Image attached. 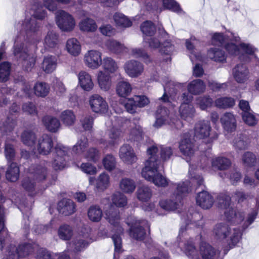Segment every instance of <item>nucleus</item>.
Segmentation results:
<instances>
[{
	"label": "nucleus",
	"mask_w": 259,
	"mask_h": 259,
	"mask_svg": "<svg viewBox=\"0 0 259 259\" xmlns=\"http://www.w3.org/2000/svg\"><path fill=\"white\" fill-rule=\"evenodd\" d=\"M220 207L225 209L224 215L226 220L231 226L225 223H217L212 230L214 237L220 240H225L230 247L234 246L241 238L242 232L251 225L256 218L257 212L253 210L244 220L243 212L236 211L230 207L231 197L226 194H221L218 196Z\"/></svg>",
	"instance_id": "obj_1"
},
{
	"label": "nucleus",
	"mask_w": 259,
	"mask_h": 259,
	"mask_svg": "<svg viewBox=\"0 0 259 259\" xmlns=\"http://www.w3.org/2000/svg\"><path fill=\"white\" fill-rule=\"evenodd\" d=\"M190 224L194 225L197 228H202L204 225L203 215L197 212H195L192 214L191 218L188 219L186 222V226L181 227L178 242L171 247V249L178 252L179 249L181 251H183L189 259H201L193 239L183 235V233L188 229ZM216 253L215 249L210 245L206 242L201 243L200 246V253L202 259H213Z\"/></svg>",
	"instance_id": "obj_2"
},
{
	"label": "nucleus",
	"mask_w": 259,
	"mask_h": 259,
	"mask_svg": "<svg viewBox=\"0 0 259 259\" xmlns=\"http://www.w3.org/2000/svg\"><path fill=\"white\" fill-rule=\"evenodd\" d=\"M30 7V17H26L22 23L17 25V28H21L18 36H23L27 39L35 34L39 30L40 25L36 19L43 20L47 15V12L41 4L40 0H29Z\"/></svg>",
	"instance_id": "obj_3"
},
{
	"label": "nucleus",
	"mask_w": 259,
	"mask_h": 259,
	"mask_svg": "<svg viewBox=\"0 0 259 259\" xmlns=\"http://www.w3.org/2000/svg\"><path fill=\"white\" fill-rule=\"evenodd\" d=\"M157 151L156 147L147 148L148 158L145 161V166L142 168L141 175L145 180L155 186L165 187L168 185L169 180L158 171L157 156L155 155Z\"/></svg>",
	"instance_id": "obj_4"
},
{
	"label": "nucleus",
	"mask_w": 259,
	"mask_h": 259,
	"mask_svg": "<svg viewBox=\"0 0 259 259\" xmlns=\"http://www.w3.org/2000/svg\"><path fill=\"white\" fill-rule=\"evenodd\" d=\"M157 151L156 147L147 148L148 158L145 161V166L142 168L141 175L145 180L155 186L165 187L168 185L169 180L158 171L157 156L155 155Z\"/></svg>",
	"instance_id": "obj_5"
},
{
	"label": "nucleus",
	"mask_w": 259,
	"mask_h": 259,
	"mask_svg": "<svg viewBox=\"0 0 259 259\" xmlns=\"http://www.w3.org/2000/svg\"><path fill=\"white\" fill-rule=\"evenodd\" d=\"M15 59L26 71H31L36 62L35 57L30 52L29 47L24 36H17L13 48Z\"/></svg>",
	"instance_id": "obj_6"
},
{
	"label": "nucleus",
	"mask_w": 259,
	"mask_h": 259,
	"mask_svg": "<svg viewBox=\"0 0 259 259\" xmlns=\"http://www.w3.org/2000/svg\"><path fill=\"white\" fill-rule=\"evenodd\" d=\"M105 200L108 202L107 207L109 208L108 210H105L106 218L113 226V234L112 236V239L114 245V259H115L116 253H119L122 251V239L120 235L123 234V229L120 224L118 210L115 209L114 207L109 203L108 199H106Z\"/></svg>",
	"instance_id": "obj_7"
},
{
	"label": "nucleus",
	"mask_w": 259,
	"mask_h": 259,
	"mask_svg": "<svg viewBox=\"0 0 259 259\" xmlns=\"http://www.w3.org/2000/svg\"><path fill=\"white\" fill-rule=\"evenodd\" d=\"M48 174L47 169L41 165L32 166L29 168V176L23 179L22 187L31 195L35 190L36 183L45 180Z\"/></svg>",
	"instance_id": "obj_8"
},
{
	"label": "nucleus",
	"mask_w": 259,
	"mask_h": 259,
	"mask_svg": "<svg viewBox=\"0 0 259 259\" xmlns=\"http://www.w3.org/2000/svg\"><path fill=\"white\" fill-rule=\"evenodd\" d=\"M167 38L168 34L165 30H162L161 36L158 38L146 37L144 38V40L148 43L150 48L153 49L159 48V52L161 54L170 55L174 50V46L167 39Z\"/></svg>",
	"instance_id": "obj_9"
},
{
	"label": "nucleus",
	"mask_w": 259,
	"mask_h": 259,
	"mask_svg": "<svg viewBox=\"0 0 259 259\" xmlns=\"http://www.w3.org/2000/svg\"><path fill=\"white\" fill-rule=\"evenodd\" d=\"M127 224L130 227L129 235L138 241H142L146 235L145 228H149L148 222L145 220H138L131 217L127 219Z\"/></svg>",
	"instance_id": "obj_10"
},
{
	"label": "nucleus",
	"mask_w": 259,
	"mask_h": 259,
	"mask_svg": "<svg viewBox=\"0 0 259 259\" xmlns=\"http://www.w3.org/2000/svg\"><path fill=\"white\" fill-rule=\"evenodd\" d=\"M155 122L153 126L156 128H159L164 124L174 125L177 128H181L183 126L182 122L177 118H171L169 117L168 110L162 107H159L155 113Z\"/></svg>",
	"instance_id": "obj_11"
},
{
	"label": "nucleus",
	"mask_w": 259,
	"mask_h": 259,
	"mask_svg": "<svg viewBox=\"0 0 259 259\" xmlns=\"http://www.w3.org/2000/svg\"><path fill=\"white\" fill-rule=\"evenodd\" d=\"M194 136L197 139H207L210 143L218 138V134L212 132L210 122L207 120H200L195 124Z\"/></svg>",
	"instance_id": "obj_12"
},
{
	"label": "nucleus",
	"mask_w": 259,
	"mask_h": 259,
	"mask_svg": "<svg viewBox=\"0 0 259 259\" xmlns=\"http://www.w3.org/2000/svg\"><path fill=\"white\" fill-rule=\"evenodd\" d=\"M88 145V140L85 136L81 137L73 146L72 151L78 155H83L89 161L96 162L97 154L96 148H91L85 152Z\"/></svg>",
	"instance_id": "obj_13"
},
{
	"label": "nucleus",
	"mask_w": 259,
	"mask_h": 259,
	"mask_svg": "<svg viewBox=\"0 0 259 259\" xmlns=\"http://www.w3.org/2000/svg\"><path fill=\"white\" fill-rule=\"evenodd\" d=\"M69 152V148L61 144H57L55 147V153L52 166L56 170H62L66 166V158Z\"/></svg>",
	"instance_id": "obj_14"
},
{
	"label": "nucleus",
	"mask_w": 259,
	"mask_h": 259,
	"mask_svg": "<svg viewBox=\"0 0 259 259\" xmlns=\"http://www.w3.org/2000/svg\"><path fill=\"white\" fill-rule=\"evenodd\" d=\"M182 103L179 108L181 117L188 121H191L195 115V109L191 104L193 96L189 93H184L182 96Z\"/></svg>",
	"instance_id": "obj_15"
},
{
	"label": "nucleus",
	"mask_w": 259,
	"mask_h": 259,
	"mask_svg": "<svg viewBox=\"0 0 259 259\" xmlns=\"http://www.w3.org/2000/svg\"><path fill=\"white\" fill-rule=\"evenodd\" d=\"M34 251V245L31 243L22 244L18 247L11 245L8 248V255L12 259H23Z\"/></svg>",
	"instance_id": "obj_16"
},
{
	"label": "nucleus",
	"mask_w": 259,
	"mask_h": 259,
	"mask_svg": "<svg viewBox=\"0 0 259 259\" xmlns=\"http://www.w3.org/2000/svg\"><path fill=\"white\" fill-rule=\"evenodd\" d=\"M56 21L58 26L64 31H71L75 25L73 17L63 10H59L56 13Z\"/></svg>",
	"instance_id": "obj_17"
},
{
	"label": "nucleus",
	"mask_w": 259,
	"mask_h": 259,
	"mask_svg": "<svg viewBox=\"0 0 259 259\" xmlns=\"http://www.w3.org/2000/svg\"><path fill=\"white\" fill-rule=\"evenodd\" d=\"M181 152L186 157L188 162L189 158H191L194 153L195 148L194 143L190 138L189 134H185L179 144Z\"/></svg>",
	"instance_id": "obj_18"
},
{
	"label": "nucleus",
	"mask_w": 259,
	"mask_h": 259,
	"mask_svg": "<svg viewBox=\"0 0 259 259\" xmlns=\"http://www.w3.org/2000/svg\"><path fill=\"white\" fill-rule=\"evenodd\" d=\"M202 160L203 161L204 163H198L197 165H194V164L190 161L189 163V175L191 179V182L193 184H196L197 187H200L203 185V179L201 176L196 174L195 171V167L198 168L199 167L204 169L205 166L208 163V160L205 156L202 157Z\"/></svg>",
	"instance_id": "obj_19"
},
{
	"label": "nucleus",
	"mask_w": 259,
	"mask_h": 259,
	"mask_svg": "<svg viewBox=\"0 0 259 259\" xmlns=\"http://www.w3.org/2000/svg\"><path fill=\"white\" fill-rule=\"evenodd\" d=\"M124 69L130 77L136 78L142 75L144 67L142 63L135 60H131L124 64Z\"/></svg>",
	"instance_id": "obj_20"
},
{
	"label": "nucleus",
	"mask_w": 259,
	"mask_h": 259,
	"mask_svg": "<svg viewBox=\"0 0 259 259\" xmlns=\"http://www.w3.org/2000/svg\"><path fill=\"white\" fill-rule=\"evenodd\" d=\"M232 74L235 80L239 83H245L250 77L248 68L242 63L235 66L232 69Z\"/></svg>",
	"instance_id": "obj_21"
},
{
	"label": "nucleus",
	"mask_w": 259,
	"mask_h": 259,
	"mask_svg": "<svg viewBox=\"0 0 259 259\" xmlns=\"http://www.w3.org/2000/svg\"><path fill=\"white\" fill-rule=\"evenodd\" d=\"M119 156L126 164L132 165L137 160V157L133 148L128 144H124L120 148Z\"/></svg>",
	"instance_id": "obj_22"
},
{
	"label": "nucleus",
	"mask_w": 259,
	"mask_h": 259,
	"mask_svg": "<svg viewBox=\"0 0 259 259\" xmlns=\"http://www.w3.org/2000/svg\"><path fill=\"white\" fill-rule=\"evenodd\" d=\"M91 242L92 240L88 235L79 234L69 243V246L74 252H79L85 249Z\"/></svg>",
	"instance_id": "obj_23"
},
{
	"label": "nucleus",
	"mask_w": 259,
	"mask_h": 259,
	"mask_svg": "<svg viewBox=\"0 0 259 259\" xmlns=\"http://www.w3.org/2000/svg\"><path fill=\"white\" fill-rule=\"evenodd\" d=\"M53 146L52 137L47 134H44L38 140L37 149L40 154L47 155L51 152Z\"/></svg>",
	"instance_id": "obj_24"
},
{
	"label": "nucleus",
	"mask_w": 259,
	"mask_h": 259,
	"mask_svg": "<svg viewBox=\"0 0 259 259\" xmlns=\"http://www.w3.org/2000/svg\"><path fill=\"white\" fill-rule=\"evenodd\" d=\"M162 85L164 93L163 96L158 99V100L164 103L168 102H169V98L167 94L169 95L170 96H171L173 94H175L177 91V88L180 84L172 80H169L167 77H165L163 80Z\"/></svg>",
	"instance_id": "obj_25"
},
{
	"label": "nucleus",
	"mask_w": 259,
	"mask_h": 259,
	"mask_svg": "<svg viewBox=\"0 0 259 259\" xmlns=\"http://www.w3.org/2000/svg\"><path fill=\"white\" fill-rule=\"evenodd\" d=\"M196 203L204 209H208L212 207L214 203L213 197L207 191L202 190L196 197Z\"/></svg>",
	"instance_id": "obj_26"
},
{
	"label": "nucleus",
	"mask_w": 259,
	"mask_h": 259,
	"mask_svg": "<svg viewBox=\"0 0 259 259\" xmlns=\"http://www.w3.org/2000/svg\"><path fill=\"white\" fill-rule=\"evenodd\" d=\"M221 123L224 130L228 132H232L236 128V120L235 115L230 112H226L220 118Z\"/></svg>",
	"instance_id": "obj_27"
},
{
	"label": "nucleus",
	"mask_w": 259,
	"mask_h": 259,
	"mask_svg": "<svg viewBox=\"0 0 259 259\" xmlns=\"http://www.w3.org/2000/svg\"><path fill=\"white\" fill-rule=\"evenodd\" d=\"M57 208L59 213L66 216L70 215L76 211L75 204L69 199L60 200L58 203Z\"/></svg>",
	"instance_id": "obj_28"
},
{
	"label": "nucleus",
	"mask_w": 259,
	"mask_h": 259,
	"mask_svg": "<svg viewBox=\"0 0 259 259\" xmlns=\"http://www.w3.org/2000/svg\"><path fill=\"white\" fill-rule=\"evenodd\" d=\"M153 146L156 147L157 149V151L155 153V155L157 156L158 165H159L160 163L159 157V154L160 155L161 159L163 161H166L168 160L172 155L173 151L171 147L169 146L154 144L149 146L148 148H150Z\"/></svg>",
	"instance_id": "obj_29"
},
{
	"label": "nucleus",
	"mask_w": 259,
	"mask_h": 259,
	"mask_svg": "<svg viewBox=\"0 0 259 259\" xmlns=\"http://www.w3.org/2000/svg\"><path fill=\"white\" fill-rule=\"evenodd\" d=\"M240 54L239 60L247 62L250 61L249 55H252L257 51V49L250 44L241 43L240 44Z\"/></svg>",
	"instance_id": "obj_30"
},
{
	"label": "nucleus",
	"mask_w": 259,
	"mask_h": 259,
	"mask_svg": "<svg viewBox=\"0 0 259 259\" xmlns=\"http://www.w3.org/2000/svg\"><path fill=\"white\" fill-rule=\"evenodd\" d=\"M130 122L132 123L133 127L130 133V140L132 141H139L142 139L143 131L142 127L139 124V118H134Z\"/></svg>",
	"instance_id": "obj_31"
},
{
	"label": "nucleus",
	"mask_w": 259,
	"mask_h": 259,
	"mask_svg": "<svg viewBox=\"0 0 259 259\" xmlns=\"http://www.w3.org/2000/svg\"><path fill=\"white\" fill-rule=\"evenodd\" d=\"M205 87V84L202 80L197 79L192 80L189 83L187 89L189 94L196 95L204 92Z\"/></svg>",
	"instance_id": "obj_32"
},
{
	"label": "nucleus",
	"mask_w": 259,
	"mask_h": 259,
	"mask_svg": "<svg viewBox=\"0 0 259 259\" xmlns=\"http://www.w3.org/2000/svg\"><path fill=\"white\" fill-rule=\"evenodd\" d=\"M42 122L46 128L50 132L56 133L60 127V122L56 117L47 115L43 117Z\"/></svg>",
	"instance_id": "obj_33"
},
{
	"label": "nucleus",
	"mask_w": 259,
	"mask_h": 259,
	"mask_svg": "<svg viewBox=\"0 0 259 259\" xmlns=\"http://www.w3.org/2000/svg\"><path fill=\"white\" fill-rule=\"evenodd\" d=\"M211 162L212 167L219 170H225L231 164L230 160L223 156L213 157L211 159Z\"/></svg>",
	"instance_id": "obj_34"
},
{
	"label": "nucleus",
	"mask_w": 259,
	"mask_h": 259,
	"mask_svg": "<svg viewBox=\"0 0 259 259\" xmlns=\"http://www.w3.org/2000/svg\"><path fill=\"white\" fill-rule=\"evenodd\" d=\"M235 105V100L230 97H221L214 101V105L221 109H227L233 107Z\"/></svg>",
	"instance_id": "obj_35"
},
{
	"label": "nucleus",
	"mask_w": 259,
	"mask_h": 259,
	"mask_svg": "<svg viewBox=\"0 0 259 259\" xmlns=\"http://www.w3.org/2000/svg\"><path fill=\"white\" fill-rule=\"evenodd\" d=\"M57 65V58L54 56H48L44 58L42 68L43 70L47 73L54 71Z\"/></svg>",
	"instance_id": "obj_36"
},
{
	"label": "nucleus",
	"mask_w": 259,
	"mask_h": 259,
	"mask_svg": "<svg viewBox=\"0 0 259 259\" xmlns=\"http://www.w3.org/2000/svg\"><path fill=\"white\" fill-rule=\"evenodd\" d=\"M79 83L82 89L87 91L91 90L94 86L91 76L84 71L79 72L78 76Z\"/></svg>",
	"instance_id": "obj_37"
},
{
	"label": "nucleus",
	"mask_w": 259,
	"mask_h": 259,
	"mask_svg": "<svg viewBox=\"0 0 259 259\" xmlns=\"http://www.w3.org/2000/svg\"><path fill=\"white\" fill-rule=\"evenodd\" d=\"M10 165L6 174L7 179L10 182L17 181L19 177L20 170L17 163L12 162L9 163Z\"/></svg>",
	"instance_id": "obj_38"
},
{
	"label": "nucleus",
	"mask_w": 259,
	"mask_h": 259,
	"mask_svg": "<svg viewBox=\"0 0 259 259\" xmlns=\"http://www.w3.org/2000/svg\"><path fill=\"white\" fill-rule=\"evenodd\" d=\"M136 193L137 198L142 202H147L152 196L151 189L147 185H142L139 187Z\"/></svg>",
	"instance_id": "obj_39"
},
{
	"label": "nucleus",
	"mask_w": 259,
	"mask_h": 259,
	"mask_svg": "<svg viewBox=\"0 0 259 259\" xmlns=\"http://www.w3.org/2000/svg\"><path fill=\"white\" fill-rule=\"evenodd\" d=\"M181 203V198L175 196V200H161L159 204L161 208L166 210H174L177 209Z\"/></svg>",
	"instance_id": "obj_40"
},
{
	"label": "nucleus",
	"mask_w": 259,
	"mask_h": 259,
	"mask_svg": "<svg viewBox=\"0 0 259 259\" xmlns=\"http://www.w3.org/2000/svg\"><path fill=\"white\" fill-rule=\"evenodd\" d=\"M66 47L68 52L73 56H76L80 53L81 46L80 43L75 38L68 39Z\"/></svg>",
	"instance_id": "obj_41"
},
{
	"label": "nucleus",
	"mask_w": 259,
	"mask_h": 259,
	"mask_svg": "<svg viewBox=\"0 0 259 259\" xmlns=\"http://www.w3.org/2000/svg\"><path fill=\"white\" fill-rule=\"evenodd\" d=\"M135 182L130 178L122 179L119 182V188L124 193H132L136 189Z\"/></svg>",
	"instance_id": "obj_42"
},
{
	"label": "nucleus",
	"mask_w": 259,
	"mask_h": 259,
	"mask_svg": "<svg viewBox=\"0 0 259 259\" xmlns=\"http://www.w3.org/2000/svg\"><path fill=\"white\" fill-rule=\"evenodd\" d=\"M176 190L174 194L176 197L179 196L181 198V200L183 196H186L190 191V182L186 181L177 184Z\"/></svg>",
	"instance_id": "obj_43"
},
{
	"label": "nucleus",
	"mask_w": 259,
	"mask_h": 259,
	"mask_svg": "<svg viewBox=\"0 0 259 259\" xmlns=\"http://www.w3.org/2000/svg\"><path fill=\"white\" fill-rule=\"evenodd\" d=\"M132 91L131 84L126 80H121L118 81L116 85L117 94L120 97L128 96Z\"/></svg>",
	"instance_id": "obj_44"
},
{
	"label": "nucleus",
	"mask_w": 259,
	"mask_h": 259,
	"mask_svg": "<svg viewBox=\"0 0 259 259\" xmlns=\"http://www.w3.org/2000/svg\"><path fill=\"white\" fill-rule=\"evenodd\" d=\"M209 58L215 62H224L226 61V55L225 52L218 48H211L207 52Z\"/></svg>",
	"instance_id": "obj_45"
},
{
	"label": "nucleus",
	"mask_w": 259,
	"mask_h": 259,
	"mask_svg": "<svg viewBox=\"0 0 259 259\" xmlns=\"http://www.w3.org/2000/svg\"><path fill=\"white\" fill-rule=\"evenodd\" d=\"M45 46L50 49H58V35L53 31L49 32L45 39Z\"/></svg>",
	"instance_id": "obj_46"
},
{
	"label": "nucleus",
	"mask_w": 259,
	"mask_h": 259,
	"mask_svg": "<svg viewBox=\"0 0 259 259\" xmlns=\"http://www.w3.org/2000/svg\"><path fill=\"white\" fill-rule=\"evenodd\" d=\"M73 229L67 224L61 225L58 230V235L60 239L63 240H69L73 235Z\"/></svg>",
	"instance_id": "obj_47"
},
{
	"label": "nucleus",
	"mask_w": 259,
	"mask_h": 259,
	"mask_svg": "<svg viewBox=\"0 0 259 259\" xmlns=\"http://www.w3.org/2000/svg\"><path fill=\"white\" fill-rule=\"evenodd\" d=\"M85 65L91 68L97 67V52L95 50H90L87 53L84 57Z\"/></svg>",
	"instance_id": "obj_48"
},
{
	"label": "nucleus",
	"mask_w": 259,
	"mask_h": 259,
	"mask_svg": "<svg viewBox=\"0 0 259 259\" xmlns=\"http://www.w3.org/2000/svg\"><path fill=\"white\" fill-rule=\"evenodd\" d=\"M80 30L85 32H93L96 29V22L92 19L87 18L82 20L79 23Z\"/></svg>",
	"instance_id": "obj_49"
},
{
	"label": "nucleus",
	"mask_w": 259,
	"mask_h": 259,
	"mask_svg": "<svg viewBox=\"0 0 259 259\" xmlns=\"http://www.w3.org/2000/svg\"><path fill=\"white\" fill-rule=\"evenodd\" d=\"M233 146L236 150H245L248 146V142L246 136L240 134L234 138L233 141Z\"/></svg>",
	"instance_id": "obj_50"
},
{
	"label": "nucleus",
	"mask_w": 259,
	"mask_h": 259,
	"mask_svg": "<svg viewBox=\"0 0 259 259\" xmlns=\"http://www.w3.org/2000/svg\"><path fill=\"white\" fill-rule=\"evenodd\" d=\"M35 94L38 97H45L50 91L49 85L44 82H38L34 86Z\"/></svg>",
	"instance_id": "obj_51"
},
{
	"label": "nucleus",
	"mask_w": 259,
	"mask_h": 259,
	"mask_svg": "<svg viewBox=\"0 0 259 259\" xmlns=\"http://www.w3.org/2000/svg\"><path fill=\"white\" fill-rule=\"evenodd\" d=\"M111 84L110 75L106 73L100 72L98 74V85L101 89L103 91H107L110 89Z\"/></svg>",
	"instance_id": "obj_52"
},
{
	"label": "nucleus",
	"mask_w": 259,
	"mask_h": 259,
	"mask_svg": "<svg viewBox=\"0 0 259 259\" xmlns=\"http://www.w3.org/2000/svg\"><path fill=\"white\" fill-rule=\"evenodd\" d=\"M21 138L23 143L27 146H33L36 139L35 134L29 130L24 131L22 133Z\"/></svg>",
	"instance_id": "obj_53"
},
{
	"label": "nucleus",
	"mask_w": 259,
	"mask_h": 259,
	"mask_svg": "<svg viewBox=\"0 0 259 259\" xmlns=\"http://www.w3.org/2000/svg\"><path fill=\"white\" fill-rule=\"evenodd\" d=\"M163 7L179 15H183L184 12L180 5L175 0H162Z\"/></svg>",
	"instance_id": "obj_54"
},
{
	"label": "nucleus",
	"mask_w": 259,
	"mask_h": 259,
	"mask_svg": "<svg viewBox=\"0 0 259 259\" xmlns=\"http://www.w3.org/2000/svg\"><path fill=\"white\" fill-rule=\"evenodd\" d=\"M113 18L116 25L119 27H128L132 25L131 21L121 13H115Z\"/></svg>",
	"instance_id": "obj_55"
},
{
	"label": "nucleus",
	"mask_w": 259,
	"mask_h": 259,
	"mask_svg": "<svg viewBox=\"0 0 259 259\" xmlns=\"http://www.w3.org/2000/svg\"><path fill=\"white\" fill-rule=\"evenodd\" d=\"M11 71V64L4 62L0 64V82H6L9 79Z\"/></svg>",
	"instance_id": "obj_56"
},
{
	"label": "nucleus",
	"mask_w": 259,
	"mask_h": 259,
	"mask_svg": "<svg viewBox=\"0 0 259 259\" xmlns=\"http://www.w3.org/2000/svg\"><path fill=\"white\" fill-rule=\"evenodd\" d=\"M106 45L111 52L115 54H120L124 49V47L122 44L115 40H108L106 42Z\"/></svg>",
	"instance_id": "obj_57"
},
{
	"label": "nucleus",
	"mask_w": 259,
	"mask_h": 259,
	"mask_svg": "<svg viewBox=\"0 0 259 259\" xmlns=\"http://www.w3.org/2000/svg\"><path fill=\"white\" fill-rule=\"evenodd\" d=\"M213 103L212 98L209 96L206 95L200 96L197 98L196 103L197 105L202 110L206 109L211 106Z\"/></svg>",
	"instance_id": "obj_58"
},
{
	"label": "nucleus",
	"mask_w": 259,
	"mask_h": 259,
	"mask_svg": "<svg viewBox=\"0 0 259 259\" xmlns=\"http://www.w3.org/2000/svg\"><path fill=\"white\" fill-rule=\"evenodd\" d=\"M113 203L118 207H122L127 204V198L122 193L116 192L112 197Z\"/></svg>",
	"instance_id": "obj_59"
},
{
	"label": "nucleus",
	"mask_w": 259,
	"mask_h": 259,
	"mask_svg": "<svg viewBox=\"0 0 259 259\" xmlns=\"http://www.w3.org/2000/svg\"><path fill=\"white\" fill-rule=\"evenodd\" d=\"M101 64L103 68L109 72H114L117 68L115 61L110 57H106L101 60Z\"/></svg>",
	"instance_id": "obj_60"
},
{
	"label": "nucleus",
	"mask_w": 259,
	"mask_h": 259,
	"mask_svg": "<svg viewBox=\"0 0 259 259\" xmlns=\"http://www.w3.org/2000/svg\"><path fill=\"white\" fill-rule=\"evenodd\" d=\"M60 118L64 124L67 125H72L75 121V116L71 110H65L62 112Z\"/></svg>",
	"instance_id": "obj_61"
},
{
	"label": "nucleus",
	"mask_w": 259,
	"mask_h": 259,
	"mask_svg": "<svg viewBox=\"0 0 259 259\" xmlns=\"http://www.w3.org/2000/svg\"><path fill=\"white\" fill-rule=\"evenodd\" d=\"M228 36L222 33H214L212 36V44L215 46H224L228 41Z\"/></svg>",
	"instance_id": "obj_62"
},
{
	"label": "nucleus",
	"mask_w": 259,
	"mask_h": 259,
	"mask_svg": "<svg viewBox=\"0 0 259 259\" xmlns=\"http://www.w3.org/2000/svg\"><path fill=\"white\" fill-rule=\"evenodd\" d=\"M141 30L146 35L150 37L155 32V27L153 23L150 21L143 22L141 25Z\"/></svg>",
	"instance_id": "obj_63"
},
{
	"label": "nucleus",
	"mask_w": 259,
	"mask_h": 259,
	"mask_svg": "<svg viewBox=\"0 0 259 259\" xmlns=\"http://www.w3.org/2000/svg\"><path fill=\"white\" fill-rule=\"evenodd\" d=\"M242 161L246 167L253 166L256 163V156L252 152H246L242 156Z\"/></svg>",
	"instance_id": "obj_64"
}]
</instances>
